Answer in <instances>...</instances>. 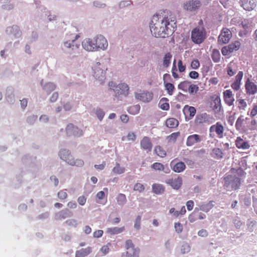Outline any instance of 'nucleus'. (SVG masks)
<instances>
[{
  "mask_svg": "<svg viewBox=\"0 0 257 257\" xmlns=\"http://www.w3.org/2000/svg\"><path fill=\"white\" fill-rule=\"evenodd\" d=\"M66 131L69 136L80 137L83 135V131L72 124H69L66 128Z\"/></svg>",
  "mask_w": 257,
  "mask_h": 257,
  "instance_id": "obj_12",
  "label": "nucleus"
},
{
  "mask_svg": "<svg viewBox=\"0 0 257 257\" xmlns=\"http://www.w3.org/2000/svg\"><path fill=\"white\" fill-rule=\"evenodd\" d=\"M238 108L240 110H244L247 106V104L244 99H239L238 100Z\"/></svg>",
  "mask_w": 257,
  "mask_h": 257,
  "instance_id": "obj_50",
  "label": "nucleus"
},
{
  "mask_svg": "<svg viewBox=\"0 0 257 257\" xmlns=\"http://www.w3.org/2000/svg\"><path fill=\"white\" fill-rule=\"evenodd\" d=\"M57 196L60 199L64 200L67 197V194L65 191L61 190L58 193Z\"/></svg>",
  "mask_w": 257,
  "mask_h": 257,
  "instance_id": "obj_53",
  "label": "nucleus"
},
{
  "mask_svg": "<svg viewBox=\"0 0 257 257\" xmlns=\"http://www.w3.org/2000/svg\"><path fill=\"white\" fill-rule=\"evenodd\" d=\"M201 6V4L200 1L192 0L186 2L184 5V8L188 11H194L199 9Z\"/></svg>",
  "mask_w": 257,
  "mask_h": 257,
  "instance_id": "obj_16",
  "label": "nucleus"
},
{
  "mask_svg": "<svg viewBox=\"0 0 257 257\" xmlns=\"http://www.w3.org/2000/svg\"><path fill=\"white\" fill-rule=\"evenodd\" d=\"M179 136H180L179 132L173 133L168 137V139H169V141L175 142V141H176V139Z\"/></svg>",
  "mask_w": 257,
  "mask_h": 257,
  "instance_id": "obj_49",
  "label": "nucleus"
},
{
  "mask_svg": "<svg viewBox=\"0 0 257 257\" xmlns=\"http://www.w3.org/2000/svg\"><path fill=\"white\" fill-rule=\"evenodd\" d=\"M83 48L88 51H96L94 39L86 38L82 42Z\"/></svg>",
  "mask_w": 257,
  "mask_h": 257,
  "instance_id": "obj_15",
  "label": "nucleus"
},
{
  "mask_svg": "<svg viewBox=\"0 0 257 257\" xmlns=\"http://www.w3.org/2000/svg\"><path fill=\"white\" fill-rule=\"evenodd\" d=\"M152 20H156L159 22L160 26L161 27H166L167 26H171L174 27V31L176 28V22L175 20L170 19L166 14L165 12L161 13L160 14H157L153 16Z\"/></svg>",
  "mask_w": 257,
  "mask_h": 257,
  "instance_id": "obj_3",
  "label": "nucleus"
},
{
  "mask_svg": "<svg viewBox=\"0 0 257 257\" xmlns=\"http://www.w3.org/2000/svg\"><path fill=\"white\" fill-rule=\"evenodd\" d=\"M91 252V247H88L85 248H82L76 251L75 257H85L90 253Z\"/></svg>",
  "mask_w": 257,
  "mask_h": 257,
  "instance_id": "obj_29",
  "label": "nucleus"
},
{
  "mask_svg": "<svg viewBox=\"0 0 257 257\" xmlns=\"http://www.w3.org/2000/svg\"><path fill=\"white\" fill-rule=\"evenodd\" d=\"M153 191L157 194H161L164 191V188L161 184H154L152 186Z\"/></svg>",
  "mask_w": 257,
  "mask_h": 257,
  "instance_id": "obj_36",
  "label": "nucleus"
},
{
  "mask_svg": "<svg viewBox=\"0 0 257 257\" xmlns=\"http://www.w3.org/2000/svg\"><path fill=\"white\" fill-rule=\"evenodd\" d=\"M172 57V55L170 52L166 53L164 55L163 58V65L165 68H167L170 65Z\"/></svg>",
  "mask_w": 257,
  "mask_h": 257,
  "instance_id": "obj_33",
  "label": "nucleus"
},
{
  "mask_svg": "<svg viewBox=\"0 0 257 257\" xmlns=\"http://www.w3.org/2000/svg\"><path fill=\"white\" fill-rule=\"evenodd\" d=\"M140 106L139 105H134L130 106L128 109V112L133 115L138 114L140 110Z\"/></svg>",
  "mask_w": 257,
  "mask_h": 257,
  "instance_id": "obj_39",
  "label": "nucleus"
},
{
  "mask_svg": "<svg viewBox=\"0 0 257 257\" xmlns=\"http://www.w3.org/2000/svg\"><path fill=\"white\" fill-rule=\"evenodd\" d=\"M210 107L215 112H218L221 109V100L217 95L211 97Z\"/></svg>",
  "mask_w": 257,
  "mask_h": 257,
  "instance_id": "obj_14",
  "label": "nucleus"
},
{
  "mask_svg": "<svg viewBox=\"0 0 257 257\" xmlns=\"http://www.w3.org/2000/svg\"><path fill=\"white\" fill-rule=\"evenodd\" d=\"M235 146L239 149L246 150L250 148L249 144L244 141L241 137H237L235 140Z\"/></svg>",
  "mask_w": 257,
  "mask_h": 257,
  "instance_id": "obj_22",
  "label": "nucleus"
},
{
  "mask_svg": "<svg viewBox=\"0 0 257 257\" xmlns=\"http://www.w3.org/2000/svg\"><path fill=\"white\" fill-rule=\"evenodd\" d=\"M190 82L188 81H184L181 82L178 84V87L179 89L182 90L184 92H187Z\"/></svg>",
  "mask_w": 257,
  "mask_h": 257,
  "instance_id": "obj_37",
  "label": "nucleus"
},
{
  "mask_svg": "<svg viewBox=\"0 0 257 257\" xmlns=\"http://www.w3.org/2000/svg\"><path fill=\"white\" fill-rule=\"evenodd\" d=\"M241 44L239 41H235L228 46L223 47L221 49L223 55L227 56L234 51H237L240 47Z\"/></svg>",
  "mask_w": 257,
  "mask_h": 257,
  "instance_id": "obj_7",
  "label": "nucleus"
},
{
  "mask_svg": "<svg viewBox=\"0 0 257 257\" xmlns=\"http://www.w3.org/2000/svg\"><path fill=\"white\" fill-rule=\"evenodd\" d=\"M241 29L239 32V35L240 37L246 36L248 33L252 30V25L251 22L247 19L243 20L240 24Z\"/></svg>",
  "mask_w": 257,
  "mask_h": 257,
  "instance_id": "obj_10",
  "label": "nucleus"
},
{
  "mask_svg": "<svg viewBox=\"0 0 257 257\" xmlns=\"http://www.w3.org/2000/svg\"><path fill=\"white\" fill-rule=\"evenodd\" d=\"M101 251L102 252L103 254H106L109 251V245H103L100 249Z\"/></svg>",
  "mask_w": 257,
  "mask_h": 257,
  "instance_id": "obj_61",
  "label": "nucleus"
},
{
  "mask_svg": "<svg viewBox=\"0 0 257 257\" xmlns=\"http://www.w3.org/2000/svg\"><path fill=\"white\" fill-rule=\"evenodd\" d=\"M86 199V197L83 195L78 198L77 201L79 205L83 206L85 204Z\"/></svg>",
  "mask_w": 257,
  "mask_h": 257,
  "instance_id": "obj_56",
  "label": "nucleus"
},
{
  "mask_svg": "<svg viewBox=\"0 0 257 257\" xmlns=\"http://www.w3.org/2000/svg\"><path fill=\"white\" fill-rule=\"evenodd\" d=\"M154 94L152 92L144 91L141 93H136V99L144 102H149L153 98Z\"/></svg>",
  "mask_w": 257,
  "mask_h": 257,
  "instance_id": "obj_11",
  "label": "nucleus"
},
{
  "mask_svg": "<svg viewBox=\"0 0 257 257\" xmlns=\"http://www.w3.org/2000/svg\"><path fill=\"white\" fill-rule=\"evenodd\" d=\"M59 156L62 160L70 165L77 167H82L84 165L83 161L79 159L74 160L73 157L71 154V152L68 150H61L59 152Z\"/></svg>",
  "mask_w": 257,
  "mask_h": 257,
  "instance_id": "obj_4",
  "label": "nucleus"
},
{
  "mask_svg": "<svg viewBox=\"0 0 257 257\" xmlns=\"http://www.w3.org/2000/svg\"><path fill=\"white\" fill-rule=\"evenodd\" d=\"M125 248L126 249V254L122 257H139L140 249L135 248L132 240H126Z\"/></svg>",
  "mask_w": 257,
  "mask_h": 257,
  "instance_id": "obj_6",
  "label": "nucleus"
},
{
  "mask_svg": "<svg viewBox=\"0 0 257 257\" xmlns=\"http://www.w3.org/2000/svg\"><path fill=\"white\" fill-rule=\"evenodd\" d=\"M244 118L242 116H240L237 118L235 123V127L236 130H240L242 129V124Z\"/></svg>",
  "mask_w": 257,
  "mask_h": 257,
  "instance_id": "obj_43",
  "label": "nucleus"
},
{
  "mask_svg": "<svg viewBox=\"0 0 257 257\" xmlns=\"http://www.w3.org/2000/svg\"><path fill=\"white\" fill-rule=\"evenodd\" d=\"M192 41L195 44L202 43L206 38V32L202 26H198L193 29L191 36Z\"/></svg>",
  "mask_w": 257,
  "mask_h": 257,
  "instance_id": "obj_5",
  "label": "nucleus"
},
{
  "mask_svg": "<svg viewBox=\"0 0 257 257\" xmlns=\"http://www.w3.org/2000/svg\"><path fill=\"white\" fill-rule=\"evenodd\" d=\"M115 90V92L118 94H124L127 95L128 93L129 87L125 83H121L117 85Z\"/></svg>",
  "mask_w": 257,
  "mask_h": 257,
  "instance_id": "obj_27",
  "label": "nucleus"
},
{
  "mask_svg": "<svg viewBox=\"0 0 257 257\" xmlns=\"http://www.w3.org/2000/svg\"><path fill=\"white\" fill-rule=\"evenodd\" d=\"M240 4L243 9L250 11L256 7V0H240Z\"/></svg>",
  "mask_w": 257,
  "mask_h": 257,
  "instance_id": "obj_18",
  "label": "nucleus"
},
{
  "mask_svg": "<svg viewBox=\"0 0 257 257\" xmlns=\"http://www.w3.org/2000/svg\"><path fill=\"white\" fill-rule=\"evenodd\" d=\"M179 71L180 72H184L186 69V66L183 64L182 60H180L178 63Z\"/></svg>",
  "mask_w": 257,
  "mask_h": 257,
  "instance_id": "obj_58",
  "label": "nucleus"
},
{
  "mask_svg": "<svg viewBox=\"0 0 257 257\" xmlns=\"http://www.w3.org/2000/svg\"><path fill=\"white\" fill-rule=\"evenodd\" d=\"M154 151L155 153L161 158H164L166 156V151L160 146H156Z\"/></svg>",
  "mask_w": 257,
  "mask_h": 257,
  "instance_id": "obj_35",
  "label": "nucleus"
},
{
  "mask_svg": "<svg viewBox=\"0 0 257 257\" xmlns=\"http://www.w3.org/2000/svg\"><path fill=\"white\" fill-rule=\"evenodd\" d=\"M175 160H173L171 162V166H173V170L177 173H180L183 171L185 168L186 166L185 164L182 162H179L177 163H175Z\"/></svg>",
  "mask_w": 257,
  "mask_h": 257,
  "instance_id": "obj_24",
  "label": "nucleus"
},
{
  "mask_svg": "<svg viewBox=\"0 0 257 257\" xmlns=\"http://www.w3.org/2000/svg\"><path fill=\"white\" fill-rule=\"evenodd\" d=\"M182 178L180 177L174 179H170L167 181V183L169 184L175 189H178L182 185Z\"/></svg>",
  "mask_w": 257,
  "mask_h": 257,
  "instance_id": "obj_21",
  "label": "nucleus"
},
{
  "mask_svg": "<svg viewBox=\"0 0 257 257\" xmlns=\"http://www.w3.org/2000/svg\"><path fill=\"white\" fill-rule=\"evenodd\" d=\"M200 66V63L199 61L197 60H193L191 63V67L193 69H198Z\"/></svg>",
  "mask_w": 257,
  "mask_h": 257,
  "instance_id": "obj_54",
  "label": "nucleus"
},
{
  "mask_svg": "<svg viewBox=\"0 0 257 257\" xmlns=\"http://www.w3.org/2000/svg\"><path fill=\"white\" fill-rule=\"evenodd\" d=\"M257 114V105H253V108L251 109L250 113L251 117H253Z\"/></svg>",
  "mask_w": 257,
  "mask_h": 257,
  "instance_id": "obj_59",
  "label": "nucleus"
},
{
  "mask_svg": "<svg viewBox=\"0 0 257 257\" xmlns=\"http://www.w3.org/2000/svg\"><path fill=\"white\" fill-rule=\"evenodd\" d=\"M113 172L115 174H122L124 172V168L121 167L119 164H117L113 169Z\"/></svg>",
  "mask_w": 257,
  "mask_h": 257,
  "instance_id": "obj_46",
  "label": "nucleus"
},
{
  "mask_svg": "<svg viewBox=\"0 0 257 257\" xmlns=\"http://www.w3.org/2000/svg\"><path fill=\"white\" fill-rule=\"evenodd\" d=\"M103 231L102 230H98L94 232L93 236L94 237L99 238L102 236Z\"/></svg>",
  "mask_w": 257,
  "mask_h": 257,
  "instance_id": "obj_63",
  "label": "nucleus"
},
{
  "mask_svg": "<svg viewBox=\"0 0 257 257\" xmlns=\"http://www.w3.org/2000/svg\"><path fill=\"white\" fill-rule=\"evenodd\" d=\"M231 172L234 174L227 175L224 178V186L228 191L239 189L241 185V178L245 174L244 171L240 168L236 170L232 168Z\"/></svg>",
  "mask_w": 257,
  "mask_h": 257,
  "instance_id": "obj_1",
  "label": "nucleus"
},
{
  "mask_svg": "<svg viewBox=\"0 0 257 257\" xmlns=\"http://www.w3.org/2000/svg\"><path fill=\"white\" fill-rule=\"evenodd\" d=\"M189 76L192 79H196L199 77V74L195 71H192L189 73Z\"/></svg>",
  "mask_w": 257,
  "mask_h": 257,
  "instance_id": "obj_62",
  "label": "nucleus"
},
{
  "mask_svg": "<svg viewBox=\"0 0 257 257\" xmlns=\"http://www.w3.org/2000/svg\"><path fill=\"white\" fill-rule=\"evenodd\" d=\"M198 89L199 87L197 85L190 83L187 91L190 94H193L194 93H196L198 91Z\"/></svg>",
  "mask_w": 257,
  "mask_h": 257,
  "instance_id": "obj_44",
  "label": "nucleus"
},
{
  "mask_svg": "<svg viewBox=\"0 0 257 257\" xmlns=\"http://www.w3.org/2000/svg\"><path fill=\"white\" fill-rule=\"evenodd\" d=\"M176 71H177V69H176V60L174 59V62H173V67L172 68V76L175 79H177L179 77V76H178V74L177 73Z\"/></svg>",
  "mask_w": 257,
  "mask_h": 257,
  "instance_id": "obj_51",
  "label": "nucleus"
},
{
  "mask_svg": "<svg viewBox=\"0 0 257 257\" xmlns=\"http://www.w3.org/2000/svg\"><path fill=\"white\" fill-rule=\"evenodd\" d=\"M201 141V139L200 136L197 134H194L188 137L186 141V145L187 146H192Z\"/></svg>",
  "mask_w": 257,
  "mask_h": 257,
  "instance_id": "obj_23",
  "label": "nucleus"
},
{
  "mask_svg": "<svg viewBox=\"0 0 257 257\" xmlns=\"http://www.w3.org/2000/svg\"><path fill=\"white\" fill-rule=\"evenodd\" d=\"M245 87L246 93L249 95L254 94L257 92V86L249 79L245 82Z\"/></svg>",
  "mask_w": 257,
  "mask_h": 257,
  "instance_id": "obj_20",
  "label": "nucleus"
},
{
  "mask_svg": "<svg viewBox=\"0 0 257 257\" xmlns=\"http://www.w3.org/2000/svg\"><path fill=\"white\" fill-rule=\"evenodd\" d=\"M232 33L231 31L227 28L222 29L220 35L218 37V42L219 44L228 43L231 39Z\"/></svg>",
  "mask_w": 257,
  "mask_h": 257,
  "instance_id": "obj_9",
  "label": "nucleus"
},
{
  "mask_svg": "<svg viewBox=\"0 0 257 257\" xmlns=\"http://www.w3.org/2000/svg\"><path fill=\"white\" fill-rule=\"evenodd\" d=\"M211 58L212 60L215 62H218L220 59V54L218 50L214 49L212 51Z\"/></svg>",
  "mask_w": 257,
  "mask_h": 257,
  "instance_id": "obj_40",
  "label": "nucleus"
},
{
  "mask_svg": "<svg viewBox=\"0 0 257 257\" xmlns=\"http://www.w3.org/2000/svg\"><path fill=\"white\" fill-rule=\"evenodd\" d=\"M116 200L119 205H123L126 202L125 195L122 193H120L117 195Z\"/></svg>",
  "mask_w": 257,
  "mask_h": 257,
  "instance_id": "obj_42",
  "label": "nucleus"
},
{
  "mask_svg": "<svg viewBox=\"0 0 257 257\" xmlns=\"http://www.w3.org/2000/svg\"><path fill=\"white\" fill-rule=\"evenodd\" d=\"M234 65V63L233 62H230L227 66V74L230 76H232L234 75L235 73V70H233V66Z\"/></svg>",
  "mask_w": 257,
  "mask_h": 257,
  "instance_id": "obj_45",
  "label": "nucleus"
},
{
  "mask_svg": "<svg viewBox=\"0 0 257 257\" xmlns=\"http://www.w3.org/2000/svg\"><path fill=\"white\" fill-rule=\"evenodd\" d=\"M152 168L155 170L162 171L164 170V166L160 163H155L152 165Z\"/></svg>",
  "mask_w": 257,
  "mask_h": 257,
  "instance_id": "obj_48",
  "label": "nucleus"
},
{
  "mask_svg": "<svg viewBox=\"0 0 257 257\" xmlns=\"http://www.w3.org/2000/svg\"><path fill=\"white\" fill-rule=\"evenodd\" d=\"M124 230V227H115L113 228H108L106 232L111 235L118 234Z\"/></svg>",
  "mask_w": 257,
  "mask_h": 257,
  "instance_id": "obj_32",
  "label": "nucleus"
},
{
  "mask_svg": "<svg viewBox=\"0 0 257 257\" xmlns=\"http://www.w3.org/2000/svg\"><path fill=\"white\" fill-rule=\"evenodd\" d=\"M151 32L155 37L165 38L171 35L174 32V27L167 26V28L160 26L159 22L152 20L150 25Z\"/></svg>",
  "mask_w": 257,
  "mask_h": 257,
  "instance_id": "obj_2",
  "label": "nucleus"
},
{
  "mask_svg": "<svg viewBox=\"0 0 257 257\" xmlns=\"http://www.w3.org/2000/svg\"><path fill=\"white\" fill-rule=\"evenodd\" d=\"M175 228L178 233H180L182 231L183 227L180 223H176L175 224Z\"/></svg>",
  "mask_w": 257,
  "mask_h": 257,
  "instance_id": "obj_60",
  "label": "nucleus"
},
{
  "mask_svg": "<svg viewBox=\"0 0 257 257\" xmlns=\"http://www.w3.org/2000/svg\"><path fill=\"white\" fill-rule=\"evenodd\" d=\"M183 111L186 116L188 117L189 119L192 118L196 112V108L194 107L188 105H185Z\"/></svg>",
  "mask_w": 257,
  "mask_h": 257,
  "instance_id": "obj_26",
  "label": "nucleus"
},
{
  "mask_svg": "<svg viewBox=\"0 0 257 257\" xmlns=\"http://www.w3.org/2000/svg\"><path fill=\"white\" fill-rule=\"evenodd\" d=\"M80 37L79 35H76L75 36V38L74 40H73L71 42L70 41H66L64 43V45L65 47L67 48H72V49L75 47L76 49H78L79 47V44H75V41L78 39Z\"/></svg>",
  "mask_w": 257,
  "mask_h": 257,
  "instance_id": "obj_30",
  "label": "nucleus"
},
{
  "mask_svg": "<svg viewBox=\"0 0 257 257\" xmlns=\"http://www.w3.org/2000/svg\"><path fill=\"white\" fill-rule=\"evenodd\" d=\"M65 223L69 226L74 227H76L77 224V221L74 219L67 220Z\"/></svg>",
  "mask_w": 257,
  "mask_h": 257,
  "instance_id": "obj_55",
  "label": "nucleus"
},
{
  "mask_svg": "<svg viewBox=\"0 0 257 257\" xmlns=\"http://www.w3.org/2000/svg\"><path fill=\"white\" fill-rule=\"evenodd\" d=\"M213 156L217 159H220L223 157V153L219 148H214L212 150Z\"/></svg>",
  "mask_w": 257,
  "mask_h": 257,
  "instance_id": "obj_38",
  "label": "nucleus"
},
{
  "mask_svg": "<svg viewBox=\"0 0 257 257\" xmlns=\"http://www.w3.org/2000/svg\"><path fill=\"white\" fill-rule=\"evenodd\" d=\"M186 206L187 209L189 211L192 210L194 207V202L192 200H189L187 202Z\"/></svg>",
  "mask_w": 257,
  "mask_h": 257,
  "instance_id": "obj_64",
  "label": "nucleus"
},
{
  "mask_svg": "<svg viewBox=\"0 0 257 257\" xmlns=\"http://www.w3.org/2000/svg\"><path fill=\"white\" fill-rule=\"evenodd\" d=\"M96 114L98 118H99V119L100 120H101L104 117V112L102 109H99L96 110Z\"/></svg>",
  "mask_w": 257,
  "mask_h": 257,
  "instance_id": "obj_57",
  "label": "nucleus"
},
{
  "mask_svg": "<svg viewBox=\"0 0 257 257\" xmlns=\"http://www.w3.org/2000/svg\"><path fill=\"white\" fill-rule=\"evenodd\" d=\"M243 73L242 71H239L235 76V80L231 85L232 88L235 90H238L240 88L241 80L243 77Z\"/></svg>",
  "mask_w": 257,
  "mask_h": 257,
  "instance_id": "obj_25",
  "label": "nucleus"
},
{
  "mask_svg": "<svg viewBox=\"0 0 257 257\" xmlns=\"http://www.w3.org/2000/svg\"><path fill=\"white\" fill-rule=\"evenodd\" d=\"M205 117L203 115H199L196 117L195 123L196 124L203 123L205 121Z\"/></svg>",
  "mask_w": 257,
  "mask_h": 257,
  "instance_id": "obj_47",
  "label": "nucleus"
},
{
  "mask_svg": "<svg viewBox=\"0 0 257 257\" xmlns=\"http://www.w3.org/2000/svg\"><path fill=\"white\" fill-rule=\"evenodd\" d=\"M55 88L56 85L51 82L46 83L44 86V89L48 93H49L51 91L54 90Z\"/></svg>",
  "mask_w": 257,
  "mask_h": 257,
  "instance_id": "obj_41",
  "label": "nucleus"
},
{
  "mask_svg": "<svg viewBox=\"0 0 257 257\" xmlns=\"http://www.w3.org/2000/svg\"><path fill=\"white\" fill-rule=\"evenodd\" d=\"M141 147L142 149L146 150L147 152L152 151L153 145L151 139L148 137H144L140 142Z\"/></svg>",
  "mask_w": 257,
  "mask_h": 257,
  "instance_id": "obj_19",
  "label": "nucleus"
},
{
  "mask_svg": "<svg viewBox=\"0 0 257 257\" xmlns=\"http://www.w3.org/2000/svg\"><path fill=\"white\" fill-rule=\"evenodd\" d=\"M223 99L225 103L227 105L232 106L233 105L234 98L231 90H226L223 92Z\"/></svg>",
  "mask_w": 257,
  "mask_h": 257,
  "instance_id": "obj_17",
  "label": "nucleus"
},
{
  "mask_svg": "<svg viewBox=\"0 0 257 257\" xmlns=\"http://www.w3.org/2000/svg\"><path fill=\"white\" fill-rule=\"evenodd\" d=\"M179 124L178 120L175 118H169L166 121V125L169 128H174L178 126Z\"/></svg>",
  "mask_w": 257,
  "mask_h": 257,
  "instance_id": "obj_31",
  "label": "nucleus"
},
{
  "mask_svg": "<svg viewBox=\"0 0 257 257\" xmlns=\"http://www.w3.org/2000/svg\"><path fill=\"white\" fill-rule=\"evenodd\" d=\"M71 215V212L68 209L62 210L56 214L57 219L61 220L65 219Z\"/></svg>",
  "mask_w": 257,
  "mask_h": 257,
  "instance_id": "obj_28",
  "label": "nucleus"
},
{
  "mask_svg": "<svg viewBox=\"0 0 257 257\" xmlns=\"http://www.w3.org/2000/svg\"><path fill=\"white\" fill-rule=\"evenodd\" d=\"M224 127L220 122L212 125L209 128L210 133L215 132L219 138H222L223 137Z\"/></svg>",
  "mask_w": 257,
  "mask_h": 257,
  "instance_id": "obj_13",
  "label": "nucleus"
},
{
  "mask_svg": "<svg viewBox=\"0 0 257 257\" xmlns=\"http://www.w3.org/2000/svg\"><path fill=\"white\" fill-rule=\"evenodd\" d=\"M95 50L98 51L99 50H105L108 46V43L106 38L102 35H99L96 36L94 38Z\"/></svg>",
  "mask_w": 257,
  "mask_h": 257,
  "instance_id": "obj_8",
  "label": "nucleus"
},
{
  "mask_svg": "<svg viewBox=\"0 0 257 257\" xmlns=\"http://www.w3.org/2000/svg\"><path fill=\"white\" fill-rule=\"evenodd\" d=\"M164 84L165 89L167 90L168 94L169 95H172L175 89L174 85L171 83L167 82V81H165Z\"/></svg>",
  "mask_w": 257,
  "mask_h": 257,
  "instance_id": "obj_34",
  "label": "nucleus"
},
{
  "mask_svg": "<svg viewBox=\"0 0 257 257\" xmlns=\"http://www.w3.org/2000/svg\"><path fill=\"white\" fill-rule=\"evenodd\" d=\"M145 189L144 185L141 183H136L134 188V190L135 191H138L140 192L143 191Z\"/></svg>",
  "mask_w": 257,
  "mask_h": 257,
  "instance_id": "obj_52",
  "label": "nucleus"
}]
</instances>
